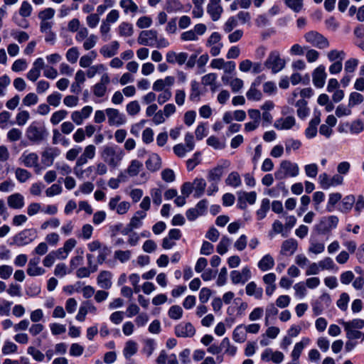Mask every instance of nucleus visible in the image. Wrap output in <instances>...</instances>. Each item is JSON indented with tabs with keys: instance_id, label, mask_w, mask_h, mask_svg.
Wrapping results in <instances>:
<instances>
[{
	"instance_id": "1",
	"label": "nucleus",
	"mask_w": 364,
	"mask_h": 364,
	"mask_svg": "<svg viewBox=\"0 0 364 364\" xmlns=\"http://www.w3.org/2000/svg\"><path fill=\"white\" fill-rule=\"evenodd\" d=\"M123 156V151L117 146H105L101 152L103 161L112 168L119 164Z\"/></svg>"
},
{
	"instance_id": "2",
	"label": "nucleus",
	"mask_w": 364,
	"mask_h": 364,
	"mask_svg": "<svg viewBox=\"0 0 364 364\" xmlns=\"http://www.w3.org/2000/svg\"><path fill=\"white\" fill-rule=\"evenodd\" d=\"M48 135L46 127L38 122H33L27 127L26 136L27 139L36 144H38L45 140Z\"/></svg>"
},
{
	"instance_id": "3",
	"label": "nucleus",
	"mask_w": 364,
	"mask_h": 364,
	"mask_svg": "<svg viewBox=\"0 0 364 364\" xmlns=\"http://www.w3.org/2000/svg\"><path fill=\"white\" fill-rule=\"evenodd\" d=\"M299 173V168L297 164L289 160H284L280 163L274 176L277 179L282 180L288 177H296Z\"/></svg>"
},
{
	"instance_id": "4",
	"label": "nucleus",
	"mask_w": 364,
	"mask_h": 364,
	"mask_svg": "<svg viewBox=\"0 0 364 364\" xmlns=\"http://www.w3.org/2000/svg\"><path fill=\"white\" fill-rule=\"evenodd\" d=\"M338 221L336 215L324 216L314 225V229L319 235H326L337 227Z\"/></svg>"
},
{
	"instance_id": "5",
	"label": "nucleus",
	"mask_w": 364,
	"mask_h": 364,
	"mask_svg": "<svg viewBox=\"0 0 364 364\" xmlns=\"http://www.w3.org/2000/svg\"><path fill=\"white\" fill-rule=\"evenodd\" d=\"M285 60L281 58L277 50L272 51L264 62V66L274 74L281 71L285 67Z\"/></svg>"
},
{
	"instance_id": "6",
	"label": "nucleus",
	"mask_w": 364,
	"mask_h": 364,
	"mask_svg": "<svg viewBox=\"0 0 364 364\" xmlns=\"http://www.w3.org/2000/svg\"><path fill=\"white\" fill-rule=\"evenodd\" d=\"M38 237L37 230L34 228L24 229L18 234H16L14 238V243L17 246H24L31 243Z\"/></svg>"
},
{
	"instance_id": "7",
	"label": "nucleus",
	"mask_w": 364,
	"mask_h": 364,
	"mask_svg": "<svg viewBox=\"0 0 364 364\" xmlns=\"http://www.w3.org/2000/svg\"><path fill=\"white\" fill-rule=\"evenodd\" d=\"M121 196H116L110 198L108 203L109 210L116 211L119 215H124L128 212L130 208V203L127 201L120 202Z\"/></svg>"
},
{
	"instance_id": "8",
	"label": "nucleus",
	"mask_w": 364,
	"mask_h": 364,
	"mask_svg": "<svg viewBox=\"0 0 364 364\" xmlns=\"http://www.w3.org/2000/svg\"><path fill=\"white\" fill-rule=\"evenodd\" d=\"M319 183L323 189H328L331 186H336L342 184L343 178L339 174H336L330 178L326 173H323L318 176Z\"/></svg>"
},
{
	"instance_id": "9",
	"label": "nucleus",
	"mask_w": 364,
	"mask_h": 364,
	"mask_svg": "<svg viewBox=\"0 0 364 364\" xmlns=\"http://www.w3.org/2000/svg\"><path fill=\"white\" fill-rule=\"evenodd\" d=\"M305 39L313 46L320 48H326L329 46L328 40L316 31H310L305 34Z\"/></svg>"
},
{
	"instance_id": "10",
	"label": "nucleus",
	"mask_w": 364,
	"mask_h": 364,
	"mask_svg": "<svg viewBox=\"0 0 364 364\" xmlns=\"http://www.w3.org/2000/svg\"><path fill=\"white\" fill-rule=\"evenodd\" d=\"M252 277L251 271L248 267H245L241 272L233 270L230 272V279L233 284L246 283Z\"/></svg>"
},
{
	"instance_id": "11",
	"label": "nucleus",
	"mask_w": 364,
	"mask_h": 364,
	"mask_svg": "<svg viewBox=\"0 0 364 364\" xmlns=\"http://www.w3.org/2000/svg\"><path fill=\"white\" fill-rule=\"evenodd\" d=\"M110 83V77L108 73H105L102 75L100 82L92 87L93 95L97 97H102L107 91V85Z\"/></svg>"
},
{
	"instance_id": "12",
	"label": "nucleus",
	"mask_w": 364,
	"mask_h": 364,
	"mask_svg": "<svg viewBox=\"0 0 364 364\" xmlns=\"http://www.w3.org/2000/svg\"><path fill=\"white\" fill-rule=\"evenodd\" d=\"M105 113L110 126H120L126 122L124 115L117 109L107 108L105 109Z\"/></svg>"
},
{
	"instance_id": "13",
	"label": "nucleus",
	"mask_w": 364,
	"mask_h": 364,
	"mask_svg": "<svg viewBox=\"0 0 364 364\" xmlns=\"http://www.w3.org/2000/svg\"><path fill=\"white\" fill-rule=\"evenodd\" d=\"M177 337L191 338L196 334V329L190 322H181L175 327Z\"/></svg>"
},
{
	"instance_id": "14",
	"label": "nucleus",
	"mask_w": 364,
	"mask_h": 364,
	"mask_svg": "<svg viewBox=\"0 0 364 364\" xmlns=\"http://www.w3.org/2000/svg\"><path fill=\"white\" fill-rule=\"evenodd\" d=\"M229 161H224L222 165H218L216 167L210 169L208 174V181L209 182L218 183L224 173V169L230 166Z\"/></svg>"
},
{
	"instance_id": "15",
	"label": "nucleus",
	"mask_w": 364,
	"mask_h": 364,
	"mask_svg": "<svg viewBox=\"0 0 364 364\" xmlns=\"http://www.w3.org/2000/svg\"><path fill=\"white\" fill-rule=\"evenodd\" d=\"M206 31V26L205 24H196L193 30H190L183 32L181 38L183 41H196L198 39V35H203Z\"/></svg>"
},
{
	"instance_id": "16",
	"label": "nucleus",
	"mask_w": 364,
	"mask_h": 364,
	"mask_svg": "<svg viewBox=\"0 0 364 364\" xmlns=\"http://www.w3.org/2000/svg\"><path fill=\"white\" fill-rule=\"evenodd\" d=\"M207 12L213 21H218L223 12V8L220 6V0H209L207 6Z\"/></svg>"
},
{
	"instance_id": "17",
	"label": "nucleus",
	"mask_w": 364,
	"mask_h": 364,
	"mask_svg": "<svg viewBox=\"0 0 364 364\" xmlns=\"http://www.w3.org/2000/svg\"><path fill=\"white\" fill-rule=\"evenodd\" d=\"M313 83L318 88L324 86L327 74L325 71V67L322 65L317 67L313 72Z\"/></svg>"
},
{
	"instance_id": "18",
	"label": "nucleus",
	"mask_w": 364,
	"mask_h": 364,
	"mask_svg": "<svg viewBox=\"0 0 364 364\" xmlns=\"http://www.w3.org/2000/svg\"><path fill=\"white\" fill-rule=\"evenodd\" d=\"M44 68V60L42 58H37L33 63V68L27 73V78L35 82L41 75V71Z\"/></svg>"
},
{
	"instance_id": "19",
	"label": "nucleus",
	"mask_w": 364,
	"mask_h": 364,
	"mask_svg": "<svg viewBox=\"0 0 364 364\" xmlns=\"http://www.w3.org/2000/svg\"><path fill=\"white\" fill-rule=\"evenodd\" d=\"M157 39V32L154 30L143 31L140 33L138 42L141 45L152 46Z\"/></svg>"
},
{
	"instance_id": "20",
	"label": "nucleus",
	"mask_w": 364,
	"mask_h": 364,
	"mask_svg": "<svg viewBox=\"0 0 364 364\" xmlns=\"http://www.w3.org/2000/svg\"><path fill=\"white\" fill-rule=\"evenodd\" d=\"M298 242L294 238L284 240L281 246L280 254L284 256H291L296 251Z\"/></svg>"
},
{
	"instance_id": "21",
	"label": "nucleus",
	"mask_w": 364,
	"mask_h": 364,
	"mask_svg": "<svg viewBox=\"0 0 364 364\" xmlns=\"http://www.w3.org/2000/svg\"><path fill=\"white\" fill-rule=\"evenodd\" d=\"M20 161L26 167L38 168V156L37 154L31 152L28 153L24 151L21 156L19 158Z\"/></svg>"
},
{
	"instance_id": "22",
	"label": "nucleus",
	"mask_w": 364,
	"mask_h": 364,
	"mask_svg": "<svg viewBox=\"0 0 364 364\" xmlns=\"http://www.w3.org/2000/svg\"><path fill=\"white\" fill-rule=\"evenodd\" d=\"M112 274L109 271H102L97 276V283L98 286L104 289H109L112 285Z\"/></svg>"
},
{
	"instance_id": "23",
	"label": "nucleus",
	"mask_w": 364,
	"mask_h": 364,
	"mask_svg": "<svg viewBox=\"0 0 364 364\" xmlns=\"http://www.w3.org/2000/svg\"><path fill=\"white\" fill-rule=\"evenodd\" d=\"M59 150L57 148H48L42 153L41 161L46 166H50L55 158L58 156Z\"/></svg>"
},
{
	"instance_id": "24",
	"label": "nucleus",
	"mask_w": 364,
	"mask_h": 364,
	"mask_svg": "<svg viewBox=\"0 0 364 364\" xmlns=\"http://www.w3.org/2000/svg\"><path fill=\"white\" fill-rule=\"evenodd\" d=\"M95 151L96 148L92 144L85 146L83 153L77 159V166H83L87 163L89 159H92L95 156Z\"/></svg>"
},
{
	"instance_id": "25",
	"label": "nucleus",
	"mask_w": 364,
	"mask_h": 364,
	"mask_svg": "<svg viewBox=\"0 0 364 364\" xmlns=\"http://www.w3.org/2000/svg\"><path fill=\"white\" fill-rule=\"evenodd\" d=\"M8 205L12 209H21L24 205V197L19 193L10 195L7 198Z\"/></svg>"
},
{
	"instance_id": "26",
	"label": "nucleus",
	"mask_w": 364,
	"mask_h": 364,
	"mask_svg": "<svg viewBox=\"0 0 364 364\" xmlns=\"http://www.w3.org/2000/svg\"><path fill=\"white\" fill-rule=\"evenodd\" d=\"M295 118L289 116L285 118H279L277 119L274 124V127L279 130L289 129L295 124Z\"/></svg>"
},
{
	"instance_id": "27",
	"label": "nucleus",
	"mask_w": 364,
	"mask_h": 364,
	"mask_svg": "<svg viewBox=\"0 0 364 364\" xmlns=\"http://www.w3.org/2000/svg\"><path fill=\"white\" fill-rule=\"evenodd\" d=\"M245 291L247 295L255 296L257 299H261L263 296V289L257 287L255 282H250L246 285Z\"/></svg>"
},
{
	"instance_id": "28",
	"label": "nucleus",
	"mask_w": 364,
	"mask_h": 364,
	"mask_svg": "<svg viewBox=\"0 0 364 364\" xmlns=\"http://www.w3.org/2000/svg\"><path fill=\"white\" fill-rule=\"evenodd\" d=\"M320 114L315 116L309 123L308 127L305 130V135L307 138L311 139L316 136L317 126L320 124Z\"/></svg>"
},
{
	"instance_id": "29",
	"label": "nucleus",
	"mask_w": 364,
	"mask_h": 364,
	"mask_svg": "<svg viewBox=\"0 0 364 364\" xmlns=\"http://www.w3.org/2000/svg\"><path fill=\"white\" fill-rule=\"evenodd\" d=\"M119 44L117 41H112L109 45L102 46L100 50V53L105 58H111L117 53Z\"/></svg>"
},
{
	"instance_id": "30",
	"label": "nucleus",
	"mask_w": 364,
	"mask_h": 364,
	"mask_svg": "<svg viewBox=\"0 0 364 364\" xmlns=\"http://www.w3.org/2000/svg\"><path fill=\"white\" fill-rule=\"evenodd\" d=\"M310 339L309 338H303L300 342H298L295 344L294 349L291 352V356L294 360H299V358L305 346H308L310 343Z\"/></svg>"
},
{
	"instance_id": "31",
	"label": "nucleus",
	"mask_w": 364,
	"mask_h": 364,
	"mask_svg": "<svg viewBox=\"0 0 364 364\" xmlns=\"http://www.w3.org/2000/svg\"><path fill=\"white\" fill-rule=\"evenodd\" d=\"M146 168L151 171H156L161 166V159L156 154H151L146 161Z\"/></svg>"
},
{
	"instance_id": "32",
	"label": "nucleus",
	"mask_w": 364,
	"mask_h": 364,
	"mask_svg": "<svg viewBox=\"0 0 364 364\" xmlns=\"http://www.w3.org/2000/svg\"><path fill=\"white\" fill-rule=\"evenodd\" d=\"M258 268L262 271L266 272L271 269L274 266V258L269 255H265L257 264Z\"/></svg>"
},
{
	"instance_id": "33",
	"label": "nucleus",
	"mask_w": 364,
	"mask_h": 364,
	"mask_svg": "<svg viewBox=\"0 0 364 364\" xmlns=\"http://www.w3.org/2000/svg\"><path fill=\"white\" fill-rule=\"evenodd\" d=\"M193 186L194 194L193 196L196 198H200L204 193L206 182L203 178H196L193 183H192Z\"/></svg>"
},
{
	"instance_id": "34",
	"label": "nucleus",
	"mask_w": 364,
	"mask_h": 364,
	"mask_svg": "<svg viewBox=\"0 0 364 364\" xmlns=\"http://www.w3.org/2000/svg\"><path fill=\"white\" fill-rule=\"evenodd\" d=\"M146 216V213L144 211L138 210L135 215L131 218L129 225L133 229H137L142 226V220Z\"/></svg>"
},
{
	"instance_id": "35",
	"label": "nucleus",
	"mask_w": 364,
	"mask_h": 364,
	"mask_svg": "<svg viewBox=\"0 0 364 364\" xmlns=\"http://www.w3.org/2000/svg\"><path fill=\"white\" fill-rule=\"evenodd\" d=\"M168 360V364H178L176 355L175 354H171L167 355L164 350L160 352L159 357L156 359L157 364H166V360Z\"/></svg>"
},
{
	"instance_id": "36",
	"label": "nucleus",
	"mask_w": 364,
	"mask_h": 364,
	"mask_svg": "<svg viewBox=\"0 0 364 364\" xmlns=\"http://www.w3.org/2000/svg\"><path fill=\"white\" fill-rule=\"evenodd\" d=\"M137 350V343L134 341H128L123 350L124 356L126 359H130L132 355L136 353Z\"/></svg>"
},
{
	"instance_id": "37",
	"label": "nucleus",
	"mask_w": 364,
	"mask_h": 364,
	"mask_svg": "<svg viewBox=\"0 0 364 364\" xmlns=\"http://www.w3.org/2000/svg\"><path fill=\"white\" fill-rule=\"evenodd\" d=\"M355 203V198L353 195H348L345 196L341 202V211L345 213L350 212Z\"/></svg>"
},
{
	"instance_id": "38",
	"label": "nucleus",
	"mask_w": 364,
	"mask_h": 364,
	"mask_svg": "<svg viewBox=\"0 0 364 364\" xmlns=\"http://www.w3.org/2000/svg\"><path fill=\"white\" fill-rule=\"evenodd\" d=\"M297 107V115L301 119H304L309 115V109L307 107V102L302 99L297 101L296 103Z\"/></svg>"
},
{
	"instance_id": "39",
	"label": "nucleus",
	"mask_w": 364,
	"mask_h": 364,
	"mask_svg": "<svg viewBox=\"0 0 364 364\" xmlns=\"http://www.w3.org/2000/svg\"><path fill=\"white\" fill-rule=\"evenodd\" d=\"M232 338L235 342L243 343L246 341V332L243 325L237 326L233 331Z\"/></svg>"
},
{
	"instance_id": "40",
	"label": "nucleus",
	"mask_w": 364,
	"mask_h": 364,
	"mask_svg": "<svg viewBox=\"0 0 364 364\" xmlns=\"http://www.w3.org/2000/svg\"><path fill=\"white\" fill-rule=\"evenodd\" d=\"M225 183L234 188L240 186L242 181L239 173L236 171L231 172L225 179Z\"/></svg>"
},
{
	"instance_id": "41",
	"label": "nucleus",
	"mask_w": 364,
	"mask_h": 364,
	"mask_svg": "<svg viewBox=\"0 0 364 364\" xmlns=\"http://www.w3.org/2000/svg\"><path fill=\"white\" fill-rule=\"evenodd\" d=\"M200 90L199 83L196 80H192L191 82V92L189 100L193 102L199 101Z\"/></svg>"
},
{
	"instance_id": "42",
	"label": "nucleus",
	"mask_w": 364,
	"mask_h": 364,
	"mask_svg": "<svg viewBox=\"0 0 364 364\" xmlns=\"http://www.w3.org/2000/svg\"><path fill=\"white\" fill-rule=\"evenodd\" d=\"M270 208V201L268 198H263L261 202L260 208L257 211V217L259 220L266 217L267 213Z\"/></svg>"
},
{
	"instance_id": "43",
	"label": "nucleus",
	"mask_w": 364,
	"mask_h": 364,
	"mask_svg": "<svg viewBox=\"0 0 364 364\" xmlns=\"http://www.w3.org/2000/svg\"><path fill=\"white\" fill-rule=\"evenodd\" d=\"M222 350H225V353L230 356H234L237 352V347L231 345L228 338H224L221 341Z\"/></svg>"
},
{
	"instance_id": "44",
	"label": "nucleus",
	"mask_w": 364,
	"mask_h": 364,
	"mask_svg": "<svg viewBox=\"0 0 364 364\" xmlns=\"http://www.w3.org/2000/svg\"><path fill=\"white\" fill-rule=\"evenodd\" d=\"M340 323L343 327H348L353 329H360L364 327V320L360 318H355L350 321H340Z\"/></svg>"
},
{
	"instance_id": "45",
	"label": "nucleus",
	"mask_w": 364,
	"mask_h": 364,
	"mask_svg": "<svg viewBox=\"0 0 364 364\" xmlns=\"http://www.w3.org/2000/svg\"><path fill=\"white\" fill-rule=\"evenodd\" d=\"M68 112L65 109H60L53 113L50 119L53 125L58 124L62 120L66 118Z\"/></svg>"
},
{
	"instance_id": "46",
	"label": "nucleus",
	"mask_w": 364,
	"mask_h": 364,
	"mask_svg": "<svg viewBox=\"0 0 364 364\" xmlns=\"http://www.w3.org/2000/svg\"><path fill=\"white\" fill-rule=\"evenodd\" d=\"M231 243V240L227 236H223L220 242L217 246V252L220 255H223L225 254L228 250V247Z\"/></svg>"
},
{
	"instance_id": "47",
	"label": "nucleus",
	"mask_w": 364,
	"mask_h": 364,
	"mask_svg": "<svg viewBox=\"0 0 364 364\" xmlns=\"http://www.w3.org/2000/svg\"><path fill=\"white\" fill-rule=\"evenodd\" d=\"M15 176L20 183H25L31 177L32 175L26 169L17 168L15 171Z\"/></svg>"
},
{
	"instance_id": "48",
	"label": "nucleus",
	"mask_w": 364,
	"mask_h": 364,
	"mask_svg": "<svg viewBox=\"0 0 364 364\" xmlns=\"http://www.w3.org/2000/svg\"><path fill=\"white\" fill-rule=\"evenodd\" d=\"M344 330L346 332V338L348 340L364 339V333L360 331L348 327H344Z\"/></svg>"
},
{
	"instance_id": "49",
	"label": "nucleus",
	"mask_w": 364,
	"mask_h": 364,
	"mask_svg": "<svg viewBox=\"0 0 364 364\" xmlns=\"http://www.w3.org/2000/svg\"><path fill=\"white\" fill-rule=\"evenodd\" d=\"M142 166L143 164L139 161L132 160L127 168V173L130 176H135L139 173Z\"/></svg>"
},
{
	"instance_id": "50",
	"label": "nucleus",
	"mask_w": 364,
	"mask_h": 364,
	"mask_svg": "<svg viewBox=\"0 0 364 364\" xmlns=\"http://www.w3.org/2000/svg\"><path fill=\"white\" fill-rule=\"evenodd\" d=\"M285 150L287 154H290L291 150L296 151L301 146V142L299 140L294 139H288L285 141Z\"/></svg>"
},
{
	"instance_id": "51",
	"label": "nucleus",
	"mask_w": 364,
	"mask_h": 364,
	"mask_svg": "<svg viewBox=\"0 0 364 364\" xmlns=\"http://www.w3.org/2000/svg\"><path fill=\"white\" fill-rule=\"evenodd\" d=\"M132 257L131 250H117L114 252V258L122 263H125Z\"/></svg>"
},
{
	"instance_id": "52",
	"label": "nucleus",
	"mask_w": 364,
	"mask_h": 364,
	"mask_svg": "<svg viewBox=\"0 0 364 364\" xmlns=\"http://www.w3.org/2000/svg\"><path fill=\"white\" fill-rule=\"evenodd\" d=\"M82 166H77V161H76L75 166L74 167V173L75 176L79 179H83L85 178V174H86V176L88 177L89 174L92 172L93 167L89 166L86 169L82 170L80 167Z\"/></svg>"
},
{
	"instance_id": "53",
	"label": "nucleus",
	"mask_w": 364,
	"mask_h": 364,
	"mask_svg": "<svg viewBox=\"0 0 364 364\" xmlns=\"http://www.w3.org/2000/svg\"><path fill=\"white\" fill-rule=\"evenodd\" d=\"M168 314L171 319L178 320L183 316V309L178 305H173L170 307Z\"/></svg>"
},
{
	"instance_id": "54",
	"label": "nucleus",
	"mask_w": 364,
	"mask_h": 364,
	"mask_svg": "<svg viewBox=\"0 0 364 364\" xmlns=\"http://www.w3.org/2000/svg\"><path fill=\"white\" fill-rule=\"evenodd\" d=\"M342 195L340 193H333L329 195L326 209L328 212L333 210L334 205L341 199Z\"/></svg>"
},
{
	"instance_id": "55",
	"label": "nucleus",
	"mask_w": 364,
	"mask_h": 364,
	"mask_svg": "<svg viewBox=\"0 0 364 364\" xmlns=\"http://www.w3.org/2000/svg\"><path fill=\"white\" fill-rule=\"evenodd\" d=\"M120 6L126 13L128 11L135 13L138 11L137 5L132 0H122Z\"/></svg>"
},
{
	"instance_id": "56",
	"label": "nucleus",
	"mask_w": 364,
	"mask_h": 364,
	"mask_svg": "<svg viewBox=\"0 0 364 364\" xmlns=\"http://www.w3.org/2000/svg\"><path fill=\"white\" fill-rule=\"evenodd\" d=\"M363 96L356 92H351L349 96L348 107H353L357 105L361 104L363 102Z\"/></svg>"
},
{
	"instance_id": "57",
	"label": "nucleus",
	"mask_w": 364,
	"mask_h": 364,
	"mask_svg": "<svg viewBox=\"0 0 364 364\" xmlns=\"http://www.w3.org/2000/svg\"><path fill=\"white\" fill-rule=\"evenodd\" d=\"M12 302L6 299H0V316L10 315Z\"/></svg>"
},
{
	"instance_id": "58",
	"label": "nucleus",
	"mask_w": 364,
	"mask_h": 364,
	"mask_svg": "<svg viewBox=\"0 0 364 364\" xmlns=\"http://www.w3.org/2000/svg\"><path fill=\"white\" fill-rule=\"evenodd\" d=\"M18 346L14 343L13 342H11L9 341H5L1 351L4 355H9L11 353H15L17 352Z\"/></svg>"
},
{
	"instance_id": "59",
	"label": "nucleus",
	"mask_w": 364,
	"mask_h": 364,
	"mask_svg": "<svg viewBox=\"0 0 364 364\" xmlns=\"http://www.w3.org/2000/svg\"><path fill=\"white\" fill-rule=\"evenodd\" d=\"M284 3L294 12H299L303 8V0H284Z\"/></svg>"
},
{
	"instance_id": "60",
	"label": "nucleus",
	"mask_w": 364,
	"mask_h": 364,
	"mask_svg": "<svg viewBox=\"0 0 364 364\" xmlns=\"http://www.w3.org/2000/svg\"><path fill=\"white\" fill-rule=\"evenodd\" d=\"M126 110L129 115L134 116L137 114L141 110V107L138 101H132L131 102L127 104L126 107Z\"/></svg>"
},
{
	"instance_id": "61",
	"label": "nucleus",
	"mask_w": 364,
	"mask_h": 364,
	"mask_svg": "<svg viewBox=\"0 0 364 364\" xmlns=\"http://www.w3.org/2000/svg\"><path fill=\"white\" fill-rule=\"evenodd\" d=\"M150 194L153 200V203L159 206L162 203V190L160 188H152Z\"/></svg>"
},
{
	"instance_id": "62",
	"label": "nucleus",
	"mask_w": 364,
	"mask_h": 364,
	"mask_svg": "<svg viewBox=\"0 0 364 364\" xmlns=\"http://www.w3.org/2000/svg\"><path fill=\"white\" fill-rule=\"evenodd\" d=\"M105 69L106 68L103 64H97L91 66L87 71V76L89 78H92L96 74L104 72Z\"/></svg>"
},
{
	"instance_id": "63",
	"label": "nucleus",
	"mask_w": 364,
	"mask_h": 364,
	"mask_svg": "<svg viewBox=\"0 0 364 364\" xmlns=\"http://www.w3.org/2000/svg\"><path fill=\"white\" fill-rule=\"evenodd\" d=\"M62 95L58 92H55L47 97V102L49 105L55 107H58L61 100Z\"/></svg>"
},
{
	"instance_id": "64",
	"label": "nucleus",
	"mask_w": 364,
	"mask_h": 364,
	"mask_svg": "<svg viewBox=\"0 0 364 364\" xmlns=\"http://www.w3.org/2000/svg\"><path fill=\"white\" fill-rule=\"evenodd\" d=\"M27 353L31 355L35 360L38 362L43 361L45 358L44 354L33 346H29L28 348Z\"/></svg>"
}]
</instances>
